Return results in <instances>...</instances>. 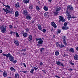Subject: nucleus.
I'll return each mask as SVG.
<instances>
[{
  "mask_svg": "<svg viewBox=\"0 0 78 78\" xmlns=\"http://www.w3.org/2000/svg\"><path fill=\"white\" fill-rule=\"evenodd\" d=\"M0 29L2 33H5V31H6V26L4 25H2L0 27Z\"/></svg>",
  "mask_w": 78,
  "mask_h": 78,
  "instance_id": "1",
  "label": "nucleus"
},
{
  "mask_svg": "<svg viewBox=\"0 0 78 78\" xmlns=\"http://www.w3.org/2000/svg\"><path fill=\"white\" fill-rule=\"evenodd\" d=\"M67 11H69V12H71V11L73 10V7L72 6L69 5L67 6Z\"/></svg>",
  "mask_w": 78,
  "mask_h": 78,
  "instance_id": "2",
  "label": "nucleus"
},
{
  "mask_svg": "<svg viewBox=\"0 0 78 78\" xmlns=\"http://www.w3.org/2000/svg\"><path fill=\"white\" fill-rule=\"evenodd\" d=\"M59 20H58V22L59 23L61 22V21L63 22H66V19H65L64 17H62V16H59Z\"/></svg>",
  "mask_w": 78,
  "mask_h": 78,
  "instance_id": "3",
  "label": "nucleus"
},
{
  "mask_svg": "<svg viewBox=\"0 0 78 78\" xmlns=\"http://www.w3.org/2000/svg\"><path fill=\"white\" fill-rule=\"evenodd\" d=\"M37 43V46H39V45H42L44 43V41L42 39V38H40V39L38 41Z\"/></svg>",
  "mask_w": 78,
  "mask_h": 78,
  "instance_id": "4",
  "label": "nucleus"
},
{
  "mask_svg": "<svg viewBox=\"0 0 78 78\" xmlns=\"http://www.w3.org/2000/svg\"><path fill=\"white\" fill-rule=\"evenodd\" d=\"M23 14L24 16H28L29 14L28 13V12L26 10H24L23 11Z\"/></svg>",
  "mask_w": 78,
  "mask_h": 78,
  "instance_id": "5",
  "label": "nucleus"
},
{
  "mask_svg": "<svg viewBox=\"0 0 78 78\" xmlns=\"http://www.w3.org/2000/svg\"><path fill=\"white\" fill-rule=\"evenodd\" d=\"M14 42L17 46L19 45V42L17 40H14Z\"/></svg>",
  "mask_w": 78,
  "mask_h": 78,
  "instance_id": "6",
  "label": "nucleus"
},
{
  "mask_svg": "<svg viewBox=\"0 0 78 78\" xmlns=\"http://www.w3.org/2000/svg\"><path fill=\"white\" fill-rule=\"evenodd\" d=\"M51 24L52 26L55 29L57 28V26H56V25L55 23H54V22H51Z\"/></svg>",
  "mask_w": 78,
  "mask_h": 78,
  "instance_id": "7",
  "label": "nucleus"
},
{
  "mask_svg": "<svg viewBox=\"0 0 78 78\" xmlns=\"http://www.w3.org/2000/svg\"><path fill=\"white\" fill-rule=\"evenodd\" d=\"M56 64L58 65V66H62V67H64V66L62 63L60 62L59 61L56 62Z\"/></svg>",
  "mask_w": 78,
  "mask_h": 78,
  "instance_id": "8",
  "label": "nucleus"
},
{
  "mask_svg": "<svg viewBox=\"0 0 78 78\" xmlns=\"http://www.w3.org/2000/svg\"><path fill=\"white\" fill-rule=\"evenodd\" d=\"M37 26L38 27V28L39 30H41V31H42V26L41 25V24L39 23H38L37 24Z\"/></svg>",
  "mask_w": 78,
  "mask_h": 78,
  "instance_id": "9",
  "label": "nucleus"
},
{
  "mask_svg": "<svg viewBox=\"0 0 78 78\" xmlns=\"http://www.w3.org/2000/svg\"><path fill=\"white\" fill-rule=\"evenodd\" d=\"M15 8H20V4L19 3V2H17V3L15 4Z\"/></svg>",
  "mask_w": 78,
  "mask_h": 78,
  "instance_id": "10",
  "label": "nucleus"
},
{
  "mask_svg": "<svg viewBox=\"0 0 78 78\" xmlns=\"http://www.w3.org/2000/svg\"><path fill=\"white\" fill-rule=\"evenodd\" d=\"M74 59L75 61H78V55L76 54L74 56Z\"/></svg>",
  "mask_w": 78,
  "mask_h": 78,
  "instance_id": "11",
  "label": "nucleus"
},
{
  "mask_svg": "<svg viewBox=\"0 0 78 78\" xmlns=\"http://www.w3.org/2000/svg\"><path fill=\"white\" fill-rule=\"evenodd\" d=\"M62 30H68L69 28L67 26H63L62 27Z\"/></svg>",
  "mask_w": 78,
  "mask_h": 78,
  "instance_id": "12",
  "label": "nucleus"
},
{
  "mask_svg": "<svg viewBox=\"0 0 78 78\" xmlns=\"http://www.w3.org/2000/svg\"><path fill=\"white\" fill-rule=\"evenodd\" d=\"M14 57L12 56V55L10 56L9 58V60H10V61H11V62H12V61L14 60Z\"/></svg>",
  "mask_w": 78,
  "mask_h": 78,
  "instance_id": "13",
  "label": "nucleus"
},
{
  "mask_svg": "<svg viewBox=\"0 0 78 78\" xmlns=\"http://www.w3.org/2000/svg\"><path fill=\"white\" fill-rule=\"evenodd\" d=\"M48 16V18L49 17V13L47 12H46L45 13H44V17H46V16Z\"/></svg>",
  "mask_w": 78,
  "mask_h": 78,
  "instance_id": "14",
  "label": "nucleus"
},
{
  "mask_svg": "<svg viewBox=\"0 0 78 78\" xmlns=\"http://www.w3.org/2000/svg\"><path fill=\"white\" fill-rule=\"evenodd\" d=\"M19 13H18V11H16L15 12V16L16 17H17L19 16Z\"/></svg>",
  "mask_w": 78,
  "mask_h": 78,
  "instance_id": "15",
  "label": "nucleus"
},
{
  "mask_svg": "<svg viewBox=\"0 0 78 78\" xmlns=\"http://www.w3.org/2000/svg\"><path fill=\"white\" fill-rule=\"evenodd\" d=\"M62 9L60 7H58L56 9L55 11H57V12H59V11H61Z\"/></svg>",
  "mask_w": 78,
  "mask_h": 78,
  "instance_id": "16",
  "label": "nucleus"
},
{
  "mask_svg": "<svg viewBox=\"0 0 78 78\" xmlns=\"http://www.w3.org/2000/svg\"><path fill=\"white\" fill-rule=\"evenodd\" d=\"M74 49L73 48H71L69 50V51L71 52V53H74Z\"/></svg>",
  "mask_w": 78,
  "mask_h": 78,
  "instance_id": "17",
  "label": "nucleus"
},
{
  "mask_svg": "<svg viewBox=\"0 0 78 78\" xmlns=\"http://www.w3.org/2000/svg\"><path fill=\"white\" fill-rule=\"evenodd\" d=\"M3 76L4 77H6L7 76V73L6 72L4 71L3 73Z\"/></svg>",
  "mask_w": 78,
  "mask_h": 78,
  "instance_id": "18",
  "label": "nucleus"
},
{
  "mask_svg": "<svg viewBox=\"0 0 78 78\" xmlns=\"http://www.w3.org/2000/svg\"><path fill=\"white\" fill-rule=\"evenodd\" d=\"M10 69L11 71L12 72H15L16 71V69H14L13 67H11L10 68Z\"/></svg>",
  "mask_w": 78,
  "mask_h": 78,
  "instance_id": "19",
  "label": "nucleus"
},
{
  "mask_svg": "<svg viewBox=\"0 0 78 78\" xmlns=\"http://www.w3.org/2000/svg\"><path fill=\"white\" fill-rule=\"evenodd\" d=\"M27 19V20H31V17L29 15H27L26 16Z\"/></svg>",
  "mask_w": 78,
  "mask_h": 78,
  "instance_id": "20",
  "label": "nucleus"
},
{
  "mask_svg": "<svg viewBox=\"0 0 78 78\" xmlns=\"http://www.w3.org/2000/svg\"><path fill=\"white\" fill-rule=\"evenodd\" d=\"M28 39H29V41H32L33 37H32V36L31 35H29L28 37Z\"/></svg>",
  "mask_w": 78,
  "mask_h": 78,
  "instance_id": "21",
  "label": "nucleus"
},
{
  "mask_svg": "<svg viewBox=\"0 0 78 78\" xmlns=\"http://www.w3.org/2000/svg\"><path fill=\"white\" fill-rule=\"evenodd\" d=\"M24 3H26V4H27V3H28L29 2H30V0H24V1H23Z\"/></svg>",
  "mask_w": 78,
  "mask_h": 78,
  "instance_id": "22",
  "label": "nucleus"
},
{
  "mask_svg": "<svg viewBox=\"0 0 78 78\" xmlns=\"http://www.w3.org/2000/svg\"><path fill=\"white\" fill-rule=\"evenodd\" d=\"M65 46H64V44H62V43L61 44V45L60 44H59V46H58V47H59V48H63V47H65Z\"/></svg>",
  "mask_w": 78,
  "mask_h": 78,
  "instance_id": "23",
  "label": "nucleus"
},
{
  "mask_svg": "<svg viewBox=\"0 0 78 78\" xmlns=\"http://www.w3.org/2000/svg\"><path fill=\"white\" fill-rule=\"evenodd\" d=\"M58 13H59V12H57V11H56L54 12V15L55 16H57Z\"/></svg>",
  "mask_w": 78,
  "mask_h": 78,
  "instance_id": "24",
  "label": "nucleus"
},
{
  "mask_svg": "<svg viewBox=\"0 0 78 78\" xmlns=\"http://www.w3.org/2000/svg\"><path fill=\"white\" fill-rule=\"evenodd\" d=\"M43 9L44 11H48V7L45 6H44Z\"/></svg>",
  "mask_w": 78,
  "mask_h": 78,
  "instance_id": "25",
  "label": "nucleus"
},
{
  "mask_svg": "<svg viewBox=\"0 0 78 78\" xmlns=\"http://www.w3.org/2000/svg\"><path fill=\"white\" fill-rule=\"evenodd\" d=\"M62 38L63 39V42L64 41H66V36H63L62 37Z\"/></svg>",
  "mask_w": 78,
  "mask_h": 78,
  "instance_id": "26",
  "label": "nucleus"
},
{
  "mask_svg": "<svg viewBox=\"0 0 78 78\" xmlns=\"http://www.w3.org/2000/svg\"><path fill=\"white\" fill-rule=\"evenodd\" d=\"M12 12H14V10H13V9L11 11H10L8 10L7 12V14H8L9 13H12Z\"/></svg>",
  "mask_w": 78,
  "mask_h": 78,
  "instance_id": "27",
  "label": "nucleus"
},
{
  "mask_svg": "<svg viewBox=\"0 0 78 78\" xmlns=\"http://www.w3.org/2000/svg\"><path fill=\"white\" fill-rule=\"evenodd\" d=\"M3 4L4 6H5V7H7V8H8L9 9H11V6H10L9 5H4V4L3 3Z\"/></svg>",
  "mask_w": 78,
  "mask_h": 78,
  "instance_id": "28",
  "label": "nucleus"
},
{
  "mask_svg": "<svg viewBox=\"0 0 78 78\" xmlns=\"http://www.w3.org/2000/svg\"><path fill=\"white\" fill-rule=\"evenodd\" d=\"M15 78H19V74L18 73L16 74L15 76Z\"/></svg>",
  "mask_w": 78,
  "mask_h": 78,
  "instance_id": "29",
  "label": "nucleus"
},
{
  "mask_svg": "<svg viewBox=\"0 0 78 78\" xmlns=\"http://www.w3.org/2000/svg\"><path fill=\"white\" fill-rule=\"evenodd\" d=\"M11 55L9 53L8 54H6V58H8L9 57V58L10 57V56H11Z\"/></svg>",
  "mask_w": 78,
  "mask_h": 78,
  "instance_id": "30",
  "label": "nucleus"
},
{
  "mask_svg": "<svg viewBox=\"0 0 78 78\" xmlns=\"http://www.w3.org/2000/svg\"><path fill=\"white\" fill-rule=\"evenodd\" d=\"M3 10V11H4L5 12H6V14H7V12H8V9L7 8H6V9H4L3 8V9H2Z\"/></svg>",
  "mask_w": 78,
  "mask_h": 78,
  "instance_id": "31",
  "label": "nucleus"
},
{
  "mask_svg": "<svg viewBox=\"0 0 78 78\" xmlns=\"http://www.w3.org/2000/svg\"><path fill=\"white\" fill-rule=\"evenodd\" d=\"M34 68H33L31 70L30 73H31L32 74H34Z\"/></svg>",
  "mask_w": 78,
  "mask_h": 78,
  "instance_id": "32",
  "label": "nucleus"
},
{
  "mask_svg": "<svg viewBox=\"0 0 78 78\" xmlns=\"http://www.w3.org/2000/svg\"><path fill=\"white\" fill-rule=\"evenodd\" d=\"M67 17L68 20H70L71 18V15H69Z\"/></svg>",
  "mask_w": 78,
  "mask_h": 78,
  "instance_id": "33",
  "label": "nucleus"
},
{
  "mask_svg": "<svg viewBox=\"0 0 78 78\" xmlns=\"http://www.w3.org/2000/svg\"><path fill=\"white\" fill-rule=\"evenodd\" d=\"M27 36H28V34L26 33H24L23 34V36L24 37H27Z\"/></svg>",
  "mask_w": 78,
  "mask_h": 78,
  "instance_id": "34",
  "label": "nucleus"
},
{
  "mask_svg": "<svg viewBox=\"0 0 78 78\" xmlns=\"http://www.w3.org/2000/svg\"><path fill=\"white\" fill-rule=\"evenodd\" d=\"M12 62L14 64H16V62H17V60H14V59L13 61H12Z\"/></svg>",
  "mask_w": 78,
  "mask_h": 78,
  "instance_id": "35",
  "label": "nucleus"
},
{
  "mask_svg": "<svg viewBox=\"0 0 78 78\" xmlns=\"http://www.w3.org/2000/svg\"><path fill=\"white\" fill-rule=\"evenodd\" d=\"M36 9L37 11H39L40 10V8H39V7L38 6H36Z\"/></svg>",
  "mask_w": 78,
  "mask_h": 78,
  "instance_id": "36",
  "label": "nucleus"
},
{
  "mask_svg": "<svg viewBox=\"0 0 78 78\" xmlns=\"http://www.w3.org/2000/svg\"><path fill=\"white\" fill-rule=\"evenodd\" d=\"M69 10H67L66 12V15L67 17V16L69 15Z\"/></svg>",
  "mask_w": 78,
  "mask_h": 78,
  "instance_id": "37",
  "label": "nucleus"
},
{
  "mask_svg": "<svg viewBox=\"0 0 78 78\" xmlns=\"http://www.w3.org/2000/svg\"><path fill=\"white\" fill-rule=\"evenodd\" d=\"M44 50V48H40V52H42Z\"/></svg>",
  "mask_w": 78,
  "mask_h": 78,
  "instance_id": "38",
  "label": "nucleus"
},
{
  "mask_svg": "<svg viewBox=\"0 0 78 78\" xmlns=\"http://www.w3.org/2000/svg\"><path fill=\"white\" fill-rule=\"evenodd\" d=\"M33 5H30L29 7V9H33Z\"/></svg>",
  "mask_w": 78,
  "mask_h": 78,
  "instance_id": "39",
  "label": "nucleus"
},
{
  "mask_svg": "<svg viewBox=\"0 0 78 78\" xmlns=\"http://www.w3.org/2000/svg\"><path fill=\"white\" fill-rule=\"evenodd\" d=\"M63 43L65 46H67V43H66V41H63Z\"/></svg>",
  "mask_w": 78,
  "mask_h": 78,
  "instance_id": "40",
  "label": "nucleus"
},
{
  "mask_svg": "<svg viewBox=\"0 0 78 78\" xmlns=\"http://www.w3.org/2000/svg\"><path fill=\"white\" fill-rule=\"evenodd\" d=\"M55 54L56 56H58V55H59V52L58 51H56L55 52Z\"/></svg>",
  "mask_w": 78,
  "mask_h": 78,
  "instance_id": "41",
  "label": "nucleus"
},
{
  "mask_svg": "<svg viewBox=\"0 0 78 78\" xmlns=\"http://www.w3.org/2000/svg\"><path fill=\"white\" fill-rule=\"evenodd\" d=\"M12 27L13 26H12V25H9V28H10V29H12Z\"/></svg>",
  "mask_w": 78,
  "mask_h": 78,
  "instance_id": "42",
  "label": "nucleus"
},
{
  "mask_svg": "<svg viewBox=\"0 0 78 78\" xmlns=\"http://www.w3.org/2000/svg\"><path fill=\"white\" fill-rule=\"evenodd\" d=\"M69 63L70 64H71V65H74V63H72V60L70 61L69 62Z\"/></svg>",
  "mask_w": 78,
  "mask_h": 78,
  "instance_id": "43",
  "label": "nucleus"
},
{
  "mask_svg": "<svg viewBox=\"0 0 78 78\" xmlns=\"http://www.w3.org/2000/svg\"><path fill=\"white\" fill-rule=\"evenodd\" d=\"M59 43L57 42L56 43V46L58 47H59Z\"/></svg>",
  "mask_w": 78,
  "mask_h": 78,
  "instance_id": "44",
  "label": "nucleus"
},
{
  "mask_svg": "<svg viewBox=\"0 0 78 78\" xmlns=\"http://www.w3.org/2000/svg\"><path fill=\"white\" fill-rule=\"evenodd\" d=\"M16 37H19V34H18V33H17V32H16Z\"/></svg>",
  "mask_w": 78,
  "mask_h": 78,
  "instance_id": "45",
  "label": "nucleus"
},
{
  "mask_svg": "<svg viewBox=\"0 0 78 78\" xmlns=\"http://www.w3.org/2000/svg\"><path fill=\"white\" fill-rule=\"evenodd\" d=\"M67 25V23L65 22L64 24V26H66Z\"/></svg>",
  "mask_w": 78,
  "mask_h": 78,
  "instance_id": "46",
  "label": "nucleus"
},
{
  "mask_svg": "<svg viewBox=\"0 0 78 78\" xmlns=\"http://www.w3.org/2000/svg\"><path fill=\"white\" fill-rule=\"evenodd\" d=\"M25 30H26V32H28L29 31V29L28 28H26L25 29Z\"/></svg>",
  "mask_w": 78,
  "mask_h": 78,
  "instance_id": "47",
  "label": "nucleus"
},
{
  "mask_svg": "<svg viewBox=\"0 0 78 78\" xmlns=\"http://www.w3.org/2000/svg\"><path fill=\"white\" fill-rule=\"evenodd\" d=\"M26 48L23 49L21 50V51H26Z\"/></svg>",
  "mask_w": 78,
  "mask_h": 78,
  "instance_id": "48",
  "label": "nucleus"
},
{
  "mask_svg": "<svg viewBox=\"0 0 78 78\" xmlns=\"http://www.w3.org/2000/svg\"><path fill=\"white\" fill-rule=\"evenodd\" d=\"M58 33L59 34V33H61V30L58 29Z\"/></svg>",
  "mask_w": 78,
  "mask_h": 78,
  "instance_id": "49",
  "label": "nucleus"
},
{
  "mask_svg": "<svg viewBox=\"0 0 78 78\" xmlns=\"http://www.w3.org/2000/svg\"><path fill=\"white\" fill-rule=\"evenodd\" d=\"M35 22V20H32L31 23H34Z\"/></svg>",
  "mask_w": 78,
  "mask_h": 78,
  "instance_id": "50",
  "label": "nucleus"
},
{
  "mask_svg": "<svg viewBox=\"0 0 78 78\" xmlns=\"http://www.w3.org/2000/svg\"><path fill=\"white\" fill-rule=\"evenodd\" d=\"M42 31H43V32H45V31H46V30H45V29H44Z\"/></svg>",
  "mask_w": 78,
  "mask_h": 78,
  "instance_id": "51",
  "label": "nucleus"
},
{
  "mask_svg": "<svg viewBox=\"0 0 78 78\" xmlns=\"http://www.w3.org/2000/svg\"><path fill=\"white\" fill-rule=\"evenodd\" d=\"M71 18H73V19H76L77 17L76 16H73L71 17Z\"/></svg>",
  "mask_w": 78,
  "mask_h": 78,
  "instance_id": "52",
  "label": "nucleus"
},
{
  "mask_svg": "<svg viewBox=\"0 0 78 78\" xmlns=\"http://www.w3.org/2000/svg\"><path fill=\"white\" fill-rule=\"evenodd\" d=\"M40 66H42L43 65V63L42 62H41L40 63Z\"/></svg>",
  "mask_w": 78,
  "mask_h": 78,
  "instance_id": "53",
  "label": "nucleus"
},
{
  "mask_svg": "<svg viewBox=\"0 0 78 78\" xmlns=\"http://www.w3.org/2000/svg\"><path fill=\"white\" fill-rule=\"evenodd\" d=\"M42 71L44 73H46V72H45V71L44 70H42Z\"/></svg>",
  "mask_w": 78,
  "mask_h": 78,
  "instance_id": "54",
  "label": "nucleus"
},
{
  "mask_svg": "<svg viewBox=\"0 0 78 78\" xmlns=\"http://www.w3.org/2000/svg\"><path fill=\"white\" fill-rule=\"evenodd\" d=\"M40 39L41 38H36V41H39Z\"/></svg>",
  "mask_w": 78,
  "mask_h": 78,
  "instance_id": "55",
  "label": "nucleus"
},
{
  "mask_svg": "<svg viewBox=\"0 0 78 78\" xmlns=\"http://www.w3.org/2000/svg\"><path fill=\"white\" fill-rule=\"evenodd\" d=\"M66 56H68V55L67 54L66 55L65 54H64L63 55V57H65Z\"/></svg>",
  "mask_w": 78,
  "mask_h": 78,
  "instance_id": "56",
  "label": "nucleus"
},
{
  "mask_svg": "<svg viewBox=\"0 0 78 78\" xmlns=\"http://www.w3.org/2000/svg\"><path fill=\"white\" fill-rule=\"evenodd\" d=\"M37 69H38V68L37 67V68L34 67V70L35 69V70H37Z\"/></svg>",
  "mask_w": 78,
  "mask_h": 78,
  "instance_id": "57",
  "label": "nucleus"
},
{
  "mask_svg": "<svg viewBox=\"0 0 78 78\" xmlns=\"http://www.w3.org/2000/svg\"><path fill=\"white\" fill-rule=\"evenodd\" d=\"M53 30V27H52L50 29L51 31H52Z\"/></svg>",
  "mask_w": 78,
  "mask_h": 78,
  "instance_id": "58",
  "label": "nucleus"
},
{
  "mask_svg": "<svg viewBox=\"0 0 78 78\" xmlns=\"http://www.w3.org/2000/svg\"><path fill=\"white\" fill-rule=\"evenodd\" d=\"M68 70H70V71H72V70H73V69H72L71 68H70L69 69H68Z\"/></svg>",
  "mask_w": 78,
  "mask_h": 78,
  "instance_id": "59",
  "label": "nucleus"
},
{
  "mask_svg": "<svg viewBox=\"0 0 78 78\" xmlns=\"http://www.w3.org/2000/svg\"><path fill=\"white\" fill-rule=\"evenodd\" d=\"M10 34H12V33H13V32H12V31H10Z\"/></svg>",
  "mask_w": 78,
  "mask_h": 78,
  "instance_id": "60",
  "label": "nucleus"
},
{
  "mask_svg": "<svg viewBox=\"0 0 78 78\" xmlns=\"http://www.w3.org/2000/svg\"><path fill=\"white\" fill-rule=\"evenodd\" d=\"M2 56H6V54H3L2 55Z\"/></svg>",
  "mask_w": 78,
  "mask_h": 78,
  "instance_id": "61",
  "label": "nucleus"
},
{
  "mask_svg": "<svg viewBox=\"0 0 78 78\" xmlns=\"http://www.w3.org/2000/svg\"><path fill=\"white\" fill-rule=\"evenodd\" d=\"M2 52H3V51L2 50H0V53H2Z\"/></svg>",
  "mask_w": 78,
  "mask_h": 78,
  "instance_id": "62",
  "label": "nucleus"
},
{
  "mask_svg": "<svg viewBox=\"0 0 78 78\" xmlns=\"http://www.w3.org/2000/svg\"><path fill=\"white\" fill-rule=\"evenodd\" d=\"M23 64L24 66V67H26V65L25 64V63H24Z\"/></svg>",
  "mask_w": 78,
  "mask_h": 78,
  "instance_id": "63",
  "label": "nucleus"
},
{
  "mask_svg": "<svg viewBox=\"0 0 78 78\" xmlns=\"http://www.w3.org/2000/svg\"><path fill=\"white\" fill-rule=\"evenodd\" d=\"M27 72V71H24V73H26Z\"/></svg>",
  "mask_w": 78,
  "mask_h": 78,
  "instance_id": "64",
  "label": "nucleus"
}]
</instances>
